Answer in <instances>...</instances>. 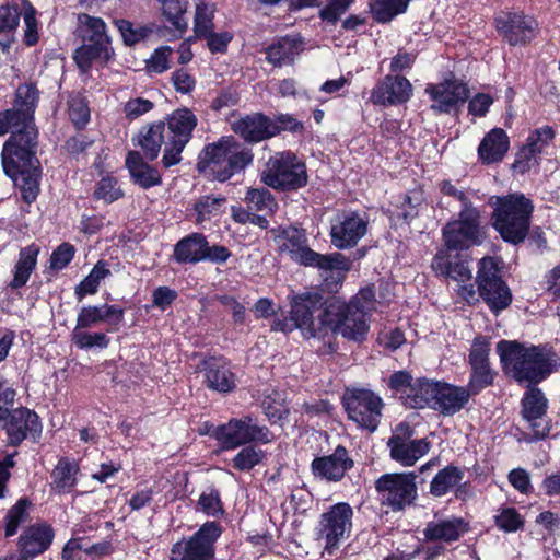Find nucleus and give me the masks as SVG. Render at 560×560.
<instances>
[{
  "label": "nucleus",
  "instance_id": "nucleus-31",
  "mask_svg": "<svg viewBox=\"0 0 560 560\" xmlns=\"http://www.w3.org/2000/svg\"><path fill=\"white\" fill-rule=\"evenodd\" d=\"M42 430L38 416L28 409H15L7 423V432L12 444H19L28 435H37Z\"/></svg>",
  "mask_w": 560,
  "mask_h": 560
},
{
  "label": "nucleus",
  "instance_id": "nucleus-50",
  "mask_svg": "<svg viewBox=\"0 0 560 560\" xmlns=\"http://www.w3.org/2000/svg\"><path fill=\"white\" fill-rule=\"evenodd\" d=\"M214 12L215 7L213 4L200 2L196 5L194 32L197 37L206 36L213 31Z\"/></svg>",
  "mask_w": 560,
  "mask_h": 560
},
{
  "label": "nucleus",
  "instance_id": "nucleus-22",
  "mask_svg": "<svg viewBox=\"0 0 560 560\" xmlns=\"http://www.w3.org/2000/svg\"><path fill=\"white\" fill-rule=\"evenodd\" d=\"M54 539L52 528L45 523L28 526L19 537V556H10L4 560H33L45 552Z\"/></svg>",
  "mask_w": 560,
  "mask_h": 560
},
{
  "label": "nucleus",
  "instance_id": "nucleus-60",
  "mask_svg": "<svg viewBox=\"0 0 560 560\" xmlns=\"http://www.w3.org/2000/svg\"><path fill=\"white\" fill-rule=\"evenodd\" d=\"M471 376L466 388L470 392V395H475L491 385L493 376L489 364L471 366Z\"/></svg>",
  "mask_w": 560,
  "mask_h": 560
},
{
  "label": "nucleus",
  "instance_id": "nucleus-4",
  "mask_svg": "<svg viewBox=\"0 0 560 560\" xmlns=\"http://www.w3.org/2000/svg\"><path fill=\"white\" fill-rule=\"evenodd\" d=\"M276 244L282 254L289 255L294 261L317 267L326 281L338 284L350 269V261L340 253L320 255L306 245L304 233L295 228H285L275 236Z\"/></svg>",
  "mask_w": 560,
  "mask_h": 560
},
{
  "label": "nucleus",
  "instance_id": "nucleus-59",
  "mask_svg": "<svg viewBox=\"0 0 560 560\" xmlns=\"http://www.w3.org/2000/svg\"><path fill=\"white\" fill-rule=\"evenodd\" d=\"M69 117L77 128H83L89 122L90 108L83 96L78 94L70 97Z\"/></svg>",
  "mask_w": 560,
  "mask_h": 560
},
{
  "label": "nucleus",
  "instance_id": "nucleus-5",
  "mask_svg": "<svg viewBox=\"0 0 560 560\" xmlns=\"http://www.w3.org/2000/svg\"><path fill=\"white\" fill-rule=\"evenodd\" d=\"M492 224L501 237L509 243L523 242L528 233L532 201L522 194L491 198Z\"/></svg>",
  "mask_w": 560,
  "mask_h": 560
},
{
  "label": "nucleus",
  "instance_id": "nucleus-9",
  "mask_svg": "<svg viewBox=\"0 0 560 560\" xmlns=\"http://www.w3.org/2000/svg\"><path fill=\"white\" fill-rule=\"evenodd\" d=\"M261 180L275 189H298L307 183L306 167L290 152L276 153L266 163Z\"/></svg>",
  "mask_w": 560,
  "mask_h": 560
},
{
  "label": "nucleus",
  "instance_id": "nucleus-12",
  "mask_svg": "<svg viewBox=\"0 0 560 560\" xmlns=\"http://www.w3.org/2000/svg\"><path fill=\"white\" fill-rule=\"evenodd\" d=\"M443 238L448 249H464L480 245L485 238V232L477 209L462 208L458 220L448 222L443 229Z\"/></svg>",
  "mask_w": 560,
  "mask_h": 560
},
{
  "label": "nucleus",
  "instance_id": "nucleus-49",
  "mask_svg": "<svg viewBox=\"0 0 560 560\" xmlns=\"http://www.w3.org/2000/svg\"><path fill=\"white\" fill-rule=\"evenodd\" d=\"M421 202L422 195L419 191H412L411 194L404 195L402 197H399L392 214L397 219H402L404 221L409 222L418 215V208Z\"/></svg>",
  "mask_w": 560,
  "mask_h": 560
},
{
  "label": "nucleus",
  "instance_id": "nucleus-46",
  "mask_svg": "<svg viewBox=\"0 0 560 560\" xmlns=\"http://www.w3.org/2000/svg\"><path fill=\"white\" fill-rule=\"evenodd\" d=\"M110 270L105 261H98L91 272L75 288V294L79 300L85 295L95 294L102 280L110 276Z\"/></svg>",
  "mask_w": 560,
  "mask_h": 560
},
{
  "label": "nucleus",
  "instance_id": "nucleus-64",
  "mask_svg": "<svg viewBox=\"0 0 560 560\" xmlns=\"http://www.w3.org/2000/svg\"><path fill=\"white\" fill-rule=\"evenodd\" d=\"M154 107L153 102L143 97H135L127 101L124 105V114L127 119L133 120L149 113Z\"/></svg>",
  "mask_w": 560,
  "mask_h": 560
},
{
  "label": "nucleus",
  "instance_id": "nucleus-51",
  "mask_svg": "<svg viewBox=\"0 0 560 560\" xmlns=\"http://www.w3.org/2000/svg\"><path fill=\"white\" fill-rule=\"evenodd\" d=\"M30 501L25 498L20 499L7 513L4 530L5 536L11 537L16 534L21 524L28 518L27 509Z\"/></svg>",
  "mask_w": 560,
  "mask_h": 560
},
{
  "label": "nucleus",
  "instance_id": "nucleus-6",
  "mask_svg": "<svg viewBox=\"0 0 560 560\" xmlns=\"http://www.w3.org/2000/svg\"><path fill=\"white\" fill-rule=\"evenodd\" d=\"M320 295L306 293L294 296L291 302L290 316L276 319L271 329L275 331L290 332L300 329L304 337H319L326 334L324 308H322Z\"/></svg>",
  "mask_w": 560,
  "mask_h": 560
},
{
  "label": "nucleus",
  "instance_id": "nucleus-43",
  "mask_svg": "<svg viewBox=\"0 0 560 560\" xmlns=\"http://www.w3.org/2000/svg\"><path fill=\"white\" fill-rule=\"evenodd\" d=\"M464 478V472L455 466H447L440 470L430 483V492L434 497L445 495Z\"/></svg>",
  "mask_w": 560,
  "mask_h": 560
},
{
  "label": "nucleus",
  "instance_id": "nucleus-52",
  "mask_svg": "<svg viewBox=\"0 0 560 560\" xmlns=\"http://www.w3.org/2000/svg\"><path fill=\"white\" fill-rule=\"evenodd\" d=\"M494 523L500 530L514 533L523 527L524 520L516 509L506 506L497 511Z\"/></svg>",
  "mask_w": 560,
  "mask_h": 560
},
{
  "label": "nucleus",
  "instance_id": "nucleus-8",
  "mask_svg": "<svg viewBox=\"0 0 560 560\" xmlns=\"http://www.w3.org/2000/svg\"><path fill=\"white\" fill-rule=\"evenodd\" d=\"M1 154V163L5 175L13 179L21 190L22 199L32 203L39 192L40 166L36 156L37 150L16 154L10 148Z\"/></svg>",
  "mask_w": 560,
  "mask_h": 560
},
{
  "label": "nucleus",
  "instance_id": "nucleus-48",
  "mask_svg": "<svg viewBox=\"0 0 560 560\" xmlns=\"http://www.w3.org/2000/svg\"><path fill=\"white\" fill-rule=\"evenodd\" d=\"M109 58V48L100 47L91 43H83L74 52V60L81 71L86 72L93 60L102 59L107 60Z\"/></svg>",
  "mask_w": 560,
  "mask_h": 560
},
{
  "label": "nucleus",
  "instance_id": "nucleus-24",
  "mask_svg": "<svg viewBox=\"0 0 560 560\" xmlns=\"http://www.w3.org/2000/svg\"><path fill=\"white\" fill-rule=\"evenodd\" d=\"M412 95V86L404 77L386 75L371 92L375 105L390 106L406 103Z\"/></svg>",
  "mask_w": 560,
  "mask_h": 560
},
{
  "label": "nucleus",
  "instance_id": "nucleus-55",
  "mask_svg": "<svg viewBox=\"0 0 560 560\" xmlns=\"http://www.w3.org/2000/svg\"><path fill=\"white\" fill-rule=\"evenodd\" d=\"M262 408L265 410V415L271 422L280 421L288 413L284 399L282 398V395L277 390H272L271 394L264 398Z\"/></svg>",
  "mask_w": 560,
  "mask_h": 560
},
{
  "label": "nucleus",
  "instance_id": "nucleus-44",
  "mask_svg": "<svg viewBox=\"0 0 560 560\" xmlns=\"http://www.w3.org/2000/svg\"><path fill=\"white\" fill-rule=\"evenodd\" d=\"M165 142V125L158 122L149 126V128L141 133L139 145L144 151L149 160H155L160 153L161 145Z\"/></svg>",
  "mask_w": 560,
  "mask_h": 560
},
{
  "label": "nucleus",
  "instance_id": "nucleus-37",
  "mask_svg": "<svg viewBox=\"0 0 560 560\" xmlns=\"http://www.w3.org/2000/svg\"><path fill=\"white\" fill-rule=\"evenodd\" d=\"M78 33L83 43L98 45L101 48H109V37L106 34V25L100 18L88 14L78 15Z\"/></svg>",
  "mask_w": 560,
  "mask_h": 560
},
{
  "label": "nucleus",
  "instance_id": "nucleus-13",
  "mask_svg": "<svg viewBox=\"0 0 560 560\" xmlns=\"http://www.w3.org/2000/svg\"><path fill=\"white\" fill-rule=\"evenodd\" d=\"M221 533L218 523H205L191 537L173 546L170 560H214V544Z\"/></svg>",
  "mask_w": 560,
  "mask_h": 560
},
{
  "label": "nucleus",
  "instance_id": "nucleus-20",
  "mask_svg": "<svg viewBox=\"0 0 560 560\" xmlns=\"http://www.w3.org/2000/svg\"><path fill=\"white\" fill-rule=\"evenodd\" d=\"M495 27L510 45L515 46L534 39L538 23L522 12L502 13L495 19Z\"/></svg>",
  "mask_w": 560,
  "mask_h": 560
},
{
  "label": "nucleus",
  "instance_id": "nucleus-21",
  "mask_svg": "<svg viewBox=\"0 0 560 560\" xmlns=\"http://www.w3.org/2000/svg\"><path fill=\"white\" fill-rule=\"evenodd\" d=\"M366 220L357 212H343L331 224V243L339 249L353 247L365 235Z\"/></svg>",
  "mask_w": 560,
  "mask_h": 560
},
{
  "label": "nucleus",
  "instance_id": "nucleus-36",
  "mask_svg": "<svg viewBox=\"0 0 560 560\" xmlns=\"http://www.w3.org/2000/svg\"><path fill=\"white\" fill-rule=\"evenodd\" d=\"M126 165L136 184L148 189L161 183V175L158 170L143 162L139 152H129Z\"/></svg>",
  "mask_w": 560,
  "mask_h": 560
},
{
  "label": "nucleus",
  "instance_id": "nucleus-34",
  "mask_svg": "<svg viewBox=\"0 0 560 560\" xmlns=\"http://www.w3.org/2000/svg\"><path fill=\"white\" fill-rule=\"evenodd\" d=\"M467 530V523L462 517L453 516L429 522L423 535L430 541L451 542L457 540Z\"/></svg>",
  "mask_w": 560,
  "mask_h": 560
},
{
  "label": "nucleus",
  "instance_id": "nucleus-15",
  "mask_svg": "<svg viewBox=\"0 0 560 560\" xmlns=\"http://www.w3.org/2000/svg\"><path fill=\"white\" fill-rule=\"evenodd\" d=\"M197 125V118L188 108L174 110L167 120L168 141L165 142L163 164L165 167L173 166L180 161V153L191 137Z\"/></svg>",
  "mask_w": 560,
  "mask_h": 560
},
{
  "label": "nucleus",
  "instance_id": "nucleus-2",
  "mask_svg": "<svg viewBox=\"0 0 560 560\" xmlns=\"http://www.w3.org/2000/svg\"><path fill=\"white\" fill-rule=\"evenodd\" d=\"M504 371L517 382L539 383L559 365V357L547 347H526L517 341L497 345Z\"/></svg>",
  "mask_w": 560,
  "mask_h": 560
},
{
  "label": "nucleus",
  "instance_id": "nucleus-63",
  "mask_svg": "<svg viewBox=\"0 0 560 560\" xmlns=\"http://www.w3.org/2000/svg\"><path fill=\"white\" fill-rule=\"evenodd\" d=\"M354 0H328L327 4L319 11L323 21L335 24L340 16L350 8Z\"/></svg>",
  "mask_w": 560,
  "mask_h": 560
},
{
  "label": "nucleus",
  "instance_id": "nucleus-16",
  "mask_svg": "<svg viewBox=\"0 0 560 560\" xmlns=\"http://www.w3.org/2000/svg\"><path fill=\"white\" fill-rule=\"evenodd\" d=\"M382 502L394 511L412 504L417 498L416 475L413 472L385 474L375 482Z\"/></svg>",
  "mask_w": 560,
  "mask_h": 560
},
{
  "label": "nucleus",
  "instance_id": "nucleus-45",
  "mask_svg": "<svg viewBox=\"0 0 560 560\" xmlns=\"http://www.w3.org/2000/svg\"><path fill=\"white\" fill-rule=\"evenodd\" d=\"M408 0H372L370 10L375 21L387 23L406 12Z\"/></svg>",
  "mask_w": 560,
  "mask_h": 560
},
{
  "label": "nucleus",
  "instance_id": "nucleus-38",
  "mask_svg": "<svg viewBox=\"0 0 560 560\" xmlns=\"http://www.w3.org/2000/svg\"><path fill=\"white\" fill-rule=\"evenodd\" d=\"M22 1L0 7V48L5 51L12 45L13 35L20 24Z\"/></svg>",
  "mask_w": 560,
  "mask_h": 560
},
{
  "label": "nucleus",
  "instance_id": "nucleus-47",
  "mask_svg": "<svg viewBox=\"0 0 560 560\" xmlns=\"http://www.w3.org/2000/svg\"><path fill=\"white\" fill-rule=\"evenodd\" d=\"M36 15L37 11L34 5L27 0H22L21 16L24 23L23 40L26 46H34L39 40L40 24Z\"/></svg>",
  "mask_w": 560,
  "mask_h": 560
},
{
  "label": "nucleus",
  "instance_id": "nucleus-57",
  "mask_svg": "<svg viewBox=\"0 0 560 560\" xmlns=\"http://www.w3.org/2000/svg\"><path fill=\"white\" fill-rule=\"evenodd\" d=\"M264 457L265 454L261 448L257 446H246L233 458V467L238 470H249L258 465Z\"/></svg>",
  "mask_w": 560,
  "mask_h": 560
},
{
  "label": "nucleus",
  "instance_id": "nucleus-10",
  "mask_svg": "<svg viewBox=\"0 0 560 560\" xmlns=\"http://www.w3.org/2000/svg\"><path fill=\"white\" fill-rule=\"evenodd\" d=\"M476 283L480 296L493 312L498 313L511 304L512 293L502 280L501 266L495 258L480 259Z\"/></svg>",
  "mask_w": 560,
  "mask_h": 560
},
{
  "label": "nucleus",
  "instance_id": "nucleus-1",
  "mask_svg": "<svg viewBox=\"0 0 560 560\" xmlns=\"http://www.w3.org/2000/svg\"><path fill=\"white\" fill-rule=\"evenodd\" d=\"M37 100V89L25 83L18 88L12 107L0 112V137L11 132L1 154H5L10 143L16 154L37 150L38 132L34 125Z\"/></svg>",
  "mask_w": 560,
  "mask_h": 560
},
{
  "label": "nucleus",
  "instance_id": "nucleus-11",
  "mask_svg": "<svg viewBox=\"0 0 560 560\" xmlns=\"http://www.w3.org/2000/svg\"><path fill=\"white\" fill-rule=\"evenodd\" d=\"M348 418L359 428L374 432L382 418L383 400L369 389H347L342 397Z\"/></svg>",
  "mask_w": 560,
  "mask_h": 560
},
{
  "label": "nucleus",
  "instance_id": "nucleus-19",
  "mask_svg": "<svg viewBox=\"0 0 560 560\" xmlns=\"http://www.w3.org/2000/svg\"><path fill=\"white\" fill-rule=\"evenodd\" d=\"M425 93L432 101L431 109L438 114H450L468 98L466 84L456 79L430 83L425 86Z\"/></svg>",
  "mask_w": 560,
  "mask_h": 560
},
{
  "label": "nucleus",
  "instance_id": "nucleus-29",
  "mask_svg": "<svg viewBox=\"0 0 560 560\" xmlns=\"http://www.w3.org/2000/svg\"><path fill=\"white\" fill-rule=\"evenodd\" d=\"M232 127L249 142H259L278 133V125L260 114L243 117L234 121Z\"/></svg>",
  "mask_w": 560,
  "mask_h": 560
},
{
  "label": "nucleus",
  "instance_id": "nucleus-30",
  "mask_svg": "<svg viewBox=\"0 0 560 560\" xmlns=\"http://www.w3.org/2000/svg\"><path fill=\"white\" fill-rule=\"evenodd\" d=\"M470 396L466 387L439 382L433 410L443 416H453L468 404Z\"/></svg>",
  "mask_w": 560,
  "mask_h": 560
},
{
  "label": "nucleus",
  "instance_id": "nucleus-26",
  "mask_svg": "<svg viewBox=\"0 0 560 560\" xmlns=\"http://www.w3.org/2000/svg\"><path fill=\"white\" fill-rule=\"evenodd\" d=\"M125 311L122 307L112 304L88 305L80 308L77 316L74 329H86L101 323H106L115 331L119 328L124 319Z\"/></svg>",
  "mask_w": 560,
  "mask_h": 560
},
{
  "label": "nucleus",
  "instance_id": "nucleus-18",
  "mask_svg": "<svg viewBox=\"0 0 560 560\" xmlns=\"http://www.w3.org/2000/svg\"><path fill=\"white\" fill-rule=\"evenodd\" d=\"M432 269L438 276L446 277L457 282L458 294L468 303L477 301L475 285L472 283L471 269L468 261L459 258L458 255L451 257L446 249H440L433 260Z\"/></svg>",
  "mask_w": 560,
  "mask_h": 560
},
{
  "label": "nucleus",
  "instance_id": "nucleus-40",
  "mask_svg": "<svg viewBox=\"0 0 560 560\" xmlns=\"http://www.w3.org/2000/svg\"><path fill=\"white\" fill-rule=\"evenodd\" d=\"M439 382L428 378H417L413 386L409 389L404 405L410 408H424L430 407L433 409L434 400L436 398Z\"/></svg>",
  "mask_w": 560,
  "mask_h": 560
},
{
  "label": "nucleus",
  "instance_id": "nucleus-7",
  "mask_svg": "<svg viewBox=\"0 0 560 560\" xmlns=\"http://www.w3.org/2000/svg\"><path fill=\"white\" fill-rule=\"evenodd\" d=\"M252 160L253 154L248 148L228 137L205 149L198 167L200 171L211 174L215 179L224 182L235 172L248 165Z\"/></svg>",
  "mask_w": 560,
  "mask_h": 560
},
{
  "label": "nucleus",
  "instance_id": "nucleus-56",
  "mask_svg": "<svg viewBox=\"0 0 560 560\" xmlns=\"http://www.w3.org/2000/svg\"><path fill=\"white\" fill-rule=\"evenodd\" d=\"M94 197L105 203H112L122 197V190L114 177L106 176L96 184Z\"/></svg>",
  "mask_w": 560,
  "mask_h": 560
},
{
  "label": "nucleus",
  "instance_id": "nucleus-42",
  "mask_svg": "<svg viewBox=\"0 0 560 560\" xmlns=\"http://www.w3.org/2000/svg\"><path fill=\"white\" fill-rule=\"evenodd\" d=\"M79 465L67 458L59 459L51 472L52 486L59 492H69L78 483Z\"/></svg>",
  "mask_w": 560,
  "mask_h": 560
},
{
  "label": "nucleus",
  "instance_id": "nucleus-39",
  "mask_svg": "<svg viewBox=\"0 0 560 560\" xmlns=\"http://www.w3.org/2000/svg\"><path fill=\"white\" fill-rule=\"evenodd\" d=\"M206 237L195 233L180 240L174 249V257L180 264H195L205 260Z\"/></svg>",
  "mask_w": 560,
  "mask_h": 560
},
{
  "label": "nucleus",
  "instance_id": "nucleus-54",
  "mask_svg": "<svg viewBox=\"0 0 560 560\" xmlns=\"http://www.w3.org/2000/svg\"><path fill=\"white\" fill-rule=\"evenodd\" d=\"M224 203L225 198L223 197H202L195 206V210L197 212V222L201 223L220 215Z\"/></svg>",
  "mask_w": 560,
  "mask_h": 560
},
{
  "label": "nucleus",
  "instance_id": "nucleus-28",
  "mask_svg": "<svg viewBox=\"0 0 560 560\" xmlns=\"http://www.w3.org/2000/svg\"><path fill=\"white\" fill-rule=\"evenodd\" d=\"M352 466L353 460L343 446H338L331 455L317 457L312 462L314 475L328 481L341 480Z\"/></svg>",
  "mask_w": 560,
  "mask_h": 560
},
{
  "label": "nucleus",
  "instance_id": "nucleus-25",
  "mask_svg": "<svg viewBox=\"0 0 560 560\" xmlns=\"http://www.w3.org/2000/svg\"><path fill=\"white\" fill-rule=\"evenodd\" d=\"M553 138L555 131L549 126H544L533 131L527 138L526 145L516 155L513 164L514 170L525 173L535 167L538 164L539 154L551 144Z\"/></svg>",
  "mask_w": 560,
  "mask_h": 560
},
{
  "label": "nucleus",
  "instance_id": "nucleus-32",
  "mask_svg": "<svg viewBox=\"0 0 560 560\" xmlns=\"http://www.w3.org/2000/svg\"><path fill=\"white\" fill-rule=\"evenodd\" d=\"M206 385L219 393H229L235 387V376L221 358H210L202 363Z\"/></svg>",
  "mask_w": 560,
  "mask_h": 560
},
{
  "label": "nucleus",
  "instance_id": "nucleus-14",
  "mask_svg": "<svg viewBox=\"0 0 560 560\" xmlns=\"http://www.w3.org/2000/svg\"><path fill=\"white\" fill-rule=\"evenodd\" d=\"M353 510L350 504L340 502L320 515L317 536L325 541V551L331 555L346 539L352 528Z\"/></svg>",
  "mask_w": 560,
  "mask_h": 560
},
{
  "label": "nucleus",
  "instance_id": "nucleus-3",
  "mask_svg": "<svg viewBox=\"0 0 560 560\" xmlns=\"http://www.w3.org/2000/svg\"><path fill=\"white\" fill-rule=\"evenodd\" d=\"M376 310L375 292L362 289L349 303L330 301L324 307L326 332L331 330L350 340L363 339L370 329V315Z\"/></svg>",
  "mask_w": 560,
  "mask_h": 560
},
{
  "label": "nucleus",
  "instance_id": "nucleus-61",
  "mask_svg": "<svg viewBox=\"0 0 560 560\" xmlns=\"http://www.w3.org/2000/svg\"><path fill=\"white\" fill-rule=\"evenodd\" d=\"M117 28L119 30L124 42L127 45H133L141 39L145 38L148 34L151 32L150 28L144 26H136L132 23L126 20H118L115 22Z\"/></svg>",
  "mask_w": 560,
  "mask_h": 560
},
{
  "label": "nucleus",
  "instance_id": "nucleus-53",
  "mask_svg": "<svg viewBox=\"0 0 560 560\" xmlns=\"http://www.w3.org/2000/svg\"><path fill=\"white\" fill-rule=\"evenodd\" d=\"M245 201L248 209L255 211L272 212L277 207L272 195L265 188L248 189L245 196Z\"/></svg>",
  "mask_w": 560,
  "mask_h": 560
},
{
  "label": "nucleus",
  "instance_id": "nucleus-17",
  "mask_svg": "<svg viewBox=\"0 0 560 560\" xmlns=\"http://www.w3.org/2000/svg\"><path fill=\"white\" fill-rule=\"evenodd\" d=\"M214 436L224 450H233L249 442L268 443L272 440L269 430L258 425L250 417L230 420L217 428Z\"/></svg>",
  "mask_w": 560,
  "mask_h": 560
},
{
  "label": "nucleus",
  "instance_id": "nucleus-23",
  "mask_svg": "<svg viewBox=\"0 0 560 560\" xmlns=\"http://www.w3.org/2000/svg\"><path fill=\"white\" fill-rule=\"evenodd\" d=\"M400 424L395 434L388 440L387 445L390 451V457L402 466H412L423 457L430 450V442L427 439L410 440L411 433L400 434L402 429Z\"/></svg>",
  "mask_w": 560,
  "mask_h": 560
},
{
  "label": "nucleus",
  "instance_id": "nucleus-35",
  "mask_svg": "<svg viewBox=\"0 0 560 560\" xmlns=\"http://www.w3.org/2000/svg\"><path fill=\"white\" fill-rule=\"evenodd\" d=\"M510 148L506 132L501 128L490 130L478 147V155L486 164L500 162Z\"/></svg>",
  "mask_w": 560,
  "mask_h": 560
},
{
  "label": "nucleus",
  "instance_id": "nucleus-41",
  "mask_svg": "<svg viewBox=\"0 0 560 560\" xmlns=\"http://www.w3.org/2000/svg\"><path fill=\"white\" fill-rule=\"evenodd\" d=\"M38 254L39 248L34 244L20 252L19 260L15 265L14 277L11 282L12 288L18 289L26 284L31 273L36 267Z\"/></svg>",
  "mask_w": 560,
  "mask_h": 560
},
{
  "label": "nucleus",
  "instance_id": "nucleus-62",
  "mask_svg": "<svg viewBox=\"0 0 560 560\" xmlns=\"http://www.w3.org/2000/svg\"><path fill=\"white\" fill-rule=\"evenodd\" d=\"M415 380L406 371H398L392 374L388 381L389 387L398 395L399 399L405 402L406 397L409 394V389L412 388Z\"/></svg>",
  "mask_w": 560,
  "mask_h": 560
},
{
  "label": "nucleus",
  "instance_id": "nucleus-33",
  "mask_svg": "<svg viewBox=\"0 0 560 560\" xmlns=\"http://www.w3.org/2000/svg\"><path fill=\"white\" fill-rule=\"evenodd\" d=\"M304 50V43L298 35H287L272 43L266 50L267 60L276 67L291 65Z\"/></svg>",
  "mask_w": 560,
  "mask_h": 560
},
{
  "label": "nucleus",
  "instance_id": "nucleus-58",
  "mask_svg": "<svg viewBox=\"0 0 560 560\" xmlns=\"http://www.w3.org/2000/svg\"><path fill=\"white\" fill-rule=\"evenodd\" d=\"M72 340L80 349H91L94 347L104 349L109 343V339L104 332H86L81 329L73 330Z\"/></svg>",
  "mask_w": 560,
  "mask_h": 560
},
{
  "label": "nucleus",
  "instance_id": "nucleus-27",
  "mask_svg": "<svg viewBox=\"0 0 560 560\" xmlns=\"http://www.w3.org/2000/svg\"><path fill=\"white\" fill-rule=\"evenodd\" d=\"M524 419L530 424L534 438L544 439L550 430L549 423L545 418L547 409V399L538 388H529L522 400Z\"/></svg>",
  "mask_w": 560,
  "mask_h": 560
}]
</instances>
